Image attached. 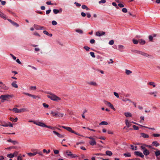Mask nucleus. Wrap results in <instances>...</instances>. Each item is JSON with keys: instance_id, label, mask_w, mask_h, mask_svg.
Returning <instances> with one entry per match:
<instances>
[{"instance_id": "1", "label": "nucleus", "mask_w": 160, "mask_h": 160, "mask_svg": "<svg viewBox=\"0 0 160 160\" xmlns=\"http://www.w3.org/2000/svg\"><path fill=\"white\" fill-rule=\"evenodd\" d=\"M13 96V95L12 94H5L2 95L0 96V99H1L2 102H4L5 101H10Z\"/></svg>"}, {"instance_id": "2", "label": "nucleus", "mask_w": 160, "mask_h": 160, "mask_svg": "<svg viewBox=\"0 0 160 160\" xmlns=\"http://www.w3.org/2000/svg\"><path fill=\"white\" fill-rule=\"evenodd\" d=\"M50 95H48L47 97L48 98L50 99L51 100L55 101H58L61 100V98L57 96L56 95L50 93H49Z\"/></svg>"}, {"instance_id": "3", "label": "nucleus", "mask_w": 160, "mask_h": 160, "mask_svg": "<svg viewBox=\"0 0 160 160\" xmlns=\"http://www.w3.org/2000/svg\"><path fill=\"white\" fill-rule=\"evenodd\" d=\"M140 148L142 151L144 155L147 156L150 154V152L143 145H142V146L140 147Z\"/></svg>"}, {"instance_id": "4", "label": "nucleus", "mask_w": 160, "mask_h": 160, "mask_svg": "<svg viewBox=\"0 0 160 160\" xmlns=\"http://www.w3.org/2000/svg\"><path fill=\"white\" fill-rule=\"evenodd\" d=\"M67 156L66 157L67 158H74L78 157V156L77 155L73 154L72 152L69 150H67L66 151Z\"/></svg>"}, {"instance_id": "5", "label": "nucleus", "mask_w": 160, "mask_h": 160, "mask_svg": "<svg viewBox=\"0 0 160 160\" xmlns=\"http://www.w3.org/2000/svg\"><path fill=\"white\" fill-rule=\"evenodd\" d=\"M51 114L52 115L53 117H62L63 115V114L59 113L57 111L56 112L51 111Z\"/></svg>"}, {"instance_id": "6", "label": "nucleus", "mask_w": 160, "mask_h": 160, "mask_svg": "<svg viewBox=\"0 0 160 160\" xmlns=\"http://www.w3.org/2000/svg\"><path fill=\"white\" fill-rule=\"evenodd\" d=\"M104 102L105 104L108 105L113 110L115 111L116 110L114 108L113 105L110 102L104 100Z\"/></svg>"}, {"instance_id": "7", "label": "nucleus", "mask_w": 160, "mask_h": 160, "mask_svg": "<svg viewBox=\"0 0 160 160\" xmlns=\"http://www.w3.org/2000/svg\"><path fill=\"white\" fill-rule=\"evenodd\" d=\"M134 155L137 156L141 158H143L144 157V155L143 154L138 151H136L134 152Z\"/></svg>"}, {"instance_id": "8", "label": "nucleus", "mask_w": 160, "mask_h": 160, "mask_svg": "<svg viewBox=\"0 0 160 160\" xmlns=\"http://www.w3.org/2000/svg\"><path fill=\"white\" fill-rule=\"evenodd\" d=\"M105 34V32L103 31L101 32L98 31L96 33V35L97 36L100 37L102 36L103 35Z\"/></svg>"}, {"instance_id": "9", "label": "nucleus", "mask_w": 160, "mask_h": 160, "mask_svg": "<svg viewBox=\"0 0 160 160\" xmlns=\"http://www.w3.org/2000/svg\"><path fill=\"white\" fill-rule=\"evenodd\" d=\"M62 128L67 130L68 131L71 133H74V131L73 130L72 128L70 127L64 126L62 127Z\"/></svg>"}, {"instance_id": "10", "label": "nucleus", "mask_w": 160, "mask_h": 160, "mask_svg": "<svg viewBox=\"0 0 160 160\" xmlns=\"http://www.w3.org/2000/svg\"><path fill=\"white\" fill-rule=\"evenodd\" d=\"M7 20L10 22L13 26H15L17 27H19V25L16 22L12 21L11 19H7Z\"/></svg>"}, {"instance_id": "11", "label": "nucleus", "mask_w": 160, "mask_h": 160, "mask_svg": "<svg viewBox=\"0 0 160 160\" xmlns=\"http://www.w3.org/2000/svg\"><path fill=\"white\" fill-rule=\"evenodd\" d=\"M23 94L25 95H28L29 97H32L33 98L35 99H36V98L37 97V96L36 95H32V94H29V93H27V92H23Z\"/></svg>"}, {"instance_id": "12", "label": "nucleus", "mask_w": 160, "mask_h": 160, "mask_svg": "<svg viewBox=\"0 0 160 160\" xmlns=\"http://www.w3.org/2000/svg\"><path fill=\"white\" fill-rule=\"evenodd\" d=\"M141 144L143 146H144V147H145L146 148H152V149H154V150H156V149L154 148H152V146L150 145H148L146 144L145 143H141Z\"/></svg>"}, {"instance_id": "13", "label": "nucleus", "mask_w": 160, "mask_h": 160, "mask_svg": "<svg viewBox=\"0 0 160 160\" xmlns=\"http://www.w3.org/2000/svg\"><path fill=\"white\" fill-rule=\"evenodd\" d=\"M37 125L42 127L46 128L47 126L45 123L40 122H37Z\"/></svg>"}, {"instance_id": "14", "label": "nucleus", "mask_w": 160, "mask_h": 160, "mask_svg": "<svg viewBox=\"0 0 160 160\" xmlns=\"http://www.w3.org/2000/svg\"><path fill=\"white\" fill-rule=\"evenodd\" d=\"M53 133L56 134L58 137L60 138H63L64 137V136L63 135L57 132L56 131H53Z\"/></svg>"}, {"instance_id": "15", "label": "nucleus", "mask_w": 160, "mask_h": 160, "mask_svg": "<svg viewBox=\"0 0 160 160\" xmlns=\"http://www.w3.org/2000/svg\"><path fill=\"white\" fill-rule=\"evenodd\" d=\"M0 87L1 89L4 90H7L9 88L8 87L6 86L4 84H3V85H0Z\"/></svg>"}, {"instance_id": "16", "label": "nucleus", "mask_w": 160, "mask_h": 160, "mask_svg": "<svg viewBox=\"0 0 160 160\" xmlns=\"http://www.w3.org/2000/svg\"><path fill=\"white\" fill-rule=\"evenodd\" d=\"M12 86L16 88H17L18 87V85L17 84V81H14L11 84Z\"/></svg>"}, {"instance_id": "17", "label": "nucleus", "mask_w": 160, "mask_h": 160, "mask_svg": "<svg viewBox=\"0 0 160 160\" xmlns=\"http://www.w3.org/2000/svg\"><path fill=\"white\" fill-rule=\"evenodd\" d=\"M139 52V54H141L146 57H148L149 56H151L150 55L141 51H140V52Z\"/></svg>"}, {"instance_id": "18", "label": "nucleus", "mask_w": 160, "mask_h": 160, "mask_svg": "<svg viewBox=\"0 0 160 160\" xmlns=\"http://www.w3.org/2000/svg\"><path fill=\"white\" fill-rule=\"evenodd\" d=\"M89 143V144L92 146L95 145L96 144V142L95 140V139L90 141Z\"/></svg>"}, {"instance_id": "19", "label": "nucleus", "mask_w": 160, "mask_h": 160, "mask_svg": "<svg viewBox=\"0 0 160 160\" xmlns=\"http://www.w3.org/2000/svg\"><path fill=\"white\" fill-rule=\"evenodd\" d=\"M140 134L142 137L145 138H148L149 137V135L148 134L144 133H141Z\"/></svg>"}, {"instance_id": "20", "label": "nucleus", "mask_w": 160, "mask_h": 160, "mask_svg": "<svg viewBox=\"0 0 160 160\" xmlns=\"http://www.w3.org/2000/svg\"><path fill=\"white\" fill-rule=\"evenodd\" d=\"M160 145L159 143H158L157 141H154L152 142V146H155L156 147Z\"/></svg>"}, {"instance_id": "21", "label": "nucleus", "mask_w": 160, "mask_h": 160, "mask_svg": "<svg viewBox=\"0 0 160 160\" xmlns=\"http://www.w3.org/2000/svg\"><path fill=\"white\" fill-rule=\"evenodd\" d=\"M10 110H12L11 109H10ZM12 110L15 113H19V109H18L16 108H13Z\"/></svg>"}, {"instance_id": "22", "label": "nucleus", "mask_w": 160, "mask_h": 160, "mask_svg": "<svg viewBox=\"0 0 160 160\" xmlns=\"http://www.w3.org/2000/svg\"><path fill=\"white\" fill-rule=\"evenodd\" d=\"M112 154V153L111 151L108 150L106 152V155L109 156H111Z\"/></svg>"}, {"instance_id": "23", "label": "nucleus", "mask_w": 160, "mask_h": 160, "mask_svg": "<svg viewBox=\"0 0 160 160\" xmlns=\"http://www.w3.org/2000/svg\"><path fill=\"white\" fill-rule=\"evenodd\" d=\"M118 50L120 52H122L123 51V49L124 48V46L121 45H118Z\"/></svg>"}, {"instance_id": "24", "label": "nucleus", "mask_w": 160, "mask_h": 160, "mask_svg": "<svg viewBox=\"0 0 160 160\" xmlns=\"http://www.w3.org/2000/svg\"><path fill=\"white\" fill-rule=\"evenodd\" d=\"M0 17L4 20L6 19L5 15L1 11H0Z\"/></svg>"}, {"instance_id": "25", "label": "nucleus", "mask_w": 160, "mask_h": 160, "mask_svg": "<svg viewBox=\"0 0 160 160\" xmlns=\"http://www.w3.org/2000/svg\"><path fill=\"white\" fill-rule=\"evenodd\" d=\"M37 154V152H34L33 153L29 152L27 153L28 155L30 157H32L36 155Z\"/></svg>"}, {"instance_id": "26", "label": "nucleus", "mask_w": 160, "mask_h": 160, "mask_svg": "<svg viewBox=\"0 0 160 160\" xmlns=\"http://www.w3.org/2000/svg\"><path fill=\"white\" fill-rule=\"evenodd\" d=\"M139 42L140 44L143 45L145 44V41L144 40L142 39H140L139 40Z\"/></svg>"}, {"instance_id": "27", "label": "nucleus", "mask_w": 160, "mask_h": 160, "mask_svg": "<svg viewBox=\"0 0 160 160\" xmlns=\"http://www.w3.org/2000/svg\"><path fill=\"white\" fill-rule=\"evenodd\" d=\"M10 120L12 122H15L17 121L18 118L17 117L15 118H14L12 117H10Z\"/></svg>"}, {"instance_id": "28", "label": "nucleus", "mask_w": 160, "mask_h": 160, "mask_svg": "<svg viewBox=\"0 0 160 160\" xmlns=\"http://www.w3.org/2000/svg\"><path fill=\"white\" fill-rule=\"evenodd\" d=\"M125 124L128 128H129L131 125V124L128 122V120H125Z\"/></svg>"}, {"instance_id": "29", "label": "nucleus", "mask_w": 160, "mask_h": 160, "mask_svg": "<svg viewBox=\"0 0 160 160\" xmlns=\"http://www.w3.org/2000/svg\"><path fill=\"white\" fill-rule=\"evenodd\" d=\"M155 155L157 157H157H158V156L160 155V150H157V151H155Z\"/></svg>"}, {"instance_id": "30", "label": "nucleus", "mask_w": 160, "mask_h": 160, "mask_svg": "<svg viewBox=\"0 0 160 160\" xmlns=\"http://www.w3.org/2000/svg\"><path fill=\"white\" fill-rule=\"evenodd\" d=\"M124 115L126 117H132V114L130 112H125Z\"/></svg>"}, {"instance_id": "31", "label": "nucleus", "mask_w": 160, "mask_h": 160, "mask_svg": "<svg viewBox=\"0 0 160 160\" xmlns=\"http://www.w3.org/2000/svg\"><path fill=\"white\" fill-rule=\"evenodd\" d=\"M82 8L83 9H86V10L87 11L90 10V9L88 8L87 6L85 5H82Z\"/></svg>"}, {"instance_id": "32", "label": "nucleus", "mask_w": 160, "mask_h": 160, "mask_svg": "<svg viewBox=\"0 0 160 160\" xmlns=\"http://www.w3.org/2000/svg\"><path fill=\"white\" fill-rule=\"evenodd\" d=\"M148 84L149 85L152 86L153 87H156L155 83L154 82H150L148 83Z\"/></svg>"}, {"instance_id": "33", "label": "nucleus", "mask_w": 160, "mask_h": 160, "mask_svg": "<svg viewBox=\"0 0 160 160\" xmlns=\"http://www.w3.org/2000/svg\"><path fill=\"white\" fill-rule=\"evenodd\" d=\"M123 155L126 157H130L131 156V154L129 152L124 153Z\"/></svg>"}, {"instance_id": "34", "label": "nucleus", "mask_w": 160, "mask_h": 160, "mask_svg": "<svg viewBox=\"0 0 160 160\" xmlns=\"http://www.w3.org/2000/svg\"><path fill=\"white\" fill-rule=\"evenodd\" d=\"M108 124V122L106 121H102L99 124L100 125H107Z\"/></svg>"}, {"instance_id": "35", "label": "nucleus", "mask_w": 160, "mask_h": 160, "mask_svg": "<svg viewBox=\"0 0 160 160\" xmlns=\"http://www.w3.org/2000/svg\"><path fill=\"white\" fill-rule=\"evenodd\" d=\"M75 31L76 32L79 33L81 34H82L83 33V31L82 30L80 29H76Z\"/></svg>"}, {"instance_id": "36", "label": "nucleus", "mask_w": 160, "mask_h": 160, "mask_svg": "<svg viewBox=\"0 0 160 160\" xmlns=\"http://www.w3.org/2000/svg\"><path fill=\"white\" fill-rule=\"evenodd\" d=\"M140 126L141 127H144L145 128H148L149 129L152 130H155V128H149L146 126H143L142 125H140Z\"/></svg>"}, {"instance_id": "37", "label": "nucleus", "mask_w": 160, "mask_h": 160, "mask_svg": "<svg viewBox=\"0 0 160 160\" xmlns=\"http://www.w3.org/2000/svg\"><path fill=\"white\" fill-rule=\"evenodd\" d=\"M7 157L10 158H13L14 155L12 154V153L8 154L7 155Z\"/></svg>"}, {"instance_id": "38", "label": "nucleus", "mask_w": 160, "mask_h": 160, "mask_svg": "<svg viewBox=\"0 0 160 160\" xmlns=\"http://www.w3.org/2000/svg\"><path fill=\"white\" fill-rule=\"evenodd\" d=\"M125 73L127 75H129L132 73V72L130 70L126 69V70Z\"/></svg>"}, {"instance_id": "39", "label": "nucleus", "mask_w": 160, "mask_h": 160, "mask_svg": "<svg viewBox=\"0 0 160 160\" xmlns=\"http://www.w3.org/2000/svg\"><path fill=\"white\" fill-rule=\"evenodd\" d=\"M132 42L134 44H137L139 42V40H137L135 39H133Z\"/></svg>"}, {"instance_id": "40", "label": "nucleus", "mask_w": 160, "mask_h": 160, "mask_svg": "<svg viewBox=\"0 0 160 160\" xmlns=\"http://www.w3.org/2000/svg\"><path fill=\"white\" fill-rule=\"evenodd\" d=\"M43 152L48 154L50 152V149H48V151H47L45 149H43Z\"/></svg>"}, {"instance_id": "41", "label": "nucleus", "mask_w": 160, "mask_h": 160, "mask_svg": "<svg viewBox=\"0 0 160 160\" xmlns=\"http://www.w3.org/2000/svg\"><path fill=\"white\" fill-rule=\"evenodd\" d=\"M37 26L39 27V28H36V29L37 30H42L44 28L43 27L40 26L38 25H37Z\"/></svg>"}, {"instance_id": "42", "label": "nucleus", "mask_w": 160, "mask_h": 160, "mask_svg": "<svg viewBox=\"0 0 160 160\" xmlns=\"http://www.w3.org/2000/svg\"><path fill=\"white\" fill-rule=\"evenodd\" d=\"M53 12L54 14H57L58 13H59V11L58 9H54L53 10Z\"/></svg>"}, {"instance_id": "43", "label": "nucleus", "mask_w": 160, "mask_h": 160, "mask_svg": "<svg viewBox=\"0 0 160 160\" xmlns=\"http://www.w3.org/2000/svg\"><path fill=\"white\" fill-rule=\"evenodd\" d=\"M83 48L87 51H89V50L90 49V48L87 46H85Z\"/></svg>"}, {"instance_id": "44", "label": "nucleus", "mask_w": 160, "mask_h": 160, "mask_svg": "<svg viewBox=\"0 0 160 160\" xmlns=\"http://www.w3.org/2000/svg\"><path fill=\"white\" fill-rule=\"evenodd\" d=\"M122 100L124 102H126L127 101H129L130 102V101H131V100L130 99H129L128 98H123L122 99Z\"/></svg>"}, {"instance_id": "45", "label": "nucleus", "mask_w": 160, "mask_h": 160, "mask_svg": "<svg viewBox=\"0 0 160 160\" xmlns=\"http://www.w3.org/2000/svg\"><path fill=\"white\" fill-rule=\"evenodd\" d=\"M46 128H48L52 130H54L55 129V128L54 127L47 125L46 126Z\"/></svg>"}, {"instance_id": "46", "label": "nucleus", "mask_w": 160, "mask_h": 160, "mask_svg": "<svg viewBox=\"0 0 160 160\" xmlns=\"http://www.w3.org/2000/svg\"><path fill=\"white\" fill-rule=\"evenodd\" d=\"M132 127L133 128V129L135 130H138L139 129V127L138 126H137L135 125H133L132 126Z\"/></svg>"}, {"instance_id": "47", "label": "nucleus", "mask_w": 160, "mask_h": 160, "mask_svg": "<svg viewBox=\"0 0 160 160\" xmlns=\"http://www.w3.org/2000/svg\"><path fill=\"white\" fill-rule=\"evenodd\" d=\"M94 154L96 156L100 155V156H104L105 155V154H103V153H96Z\"/></svg>"}, {"instance_id": "48", "label": "nucleus", "mask_w": 160, "mask_h": 160, "mask_svg": "<svg viewBox=\"0 0 160 160\" xmlns=\"http://www.w3.org/2000/svg\"><path fill=\"white\" fill-rule=\"evenodd\" d=\"M152 136L154 137H160V134L153 133L152 134Z\"/></svg>"}, {"instance_id": "49", "label": "nucleus", "mask_w": 160, "mask_h": 160, "mask_svg": "<svg viewBox=\"0 0 160 160\" xmlns=\"http://www.w3.org/2000/svg\"><path fill=\"white\" fill-rule=\"evenodd\" d=\"M26 111V110L25 108H21L19 109V113L21 112H23Z\"/></svg>"}, {"instance_id": "50", "label": "nucleus", "mask_w": 160, "mask_h": 160, "mask_svg": "<svg viewBox=\"0 0 160 160\" xmlns=\"http://www.w3.org/2000/svg\"><path fill=\"white\" fill-rule=\"evenodd\" d=\"M89 84L91 85H92L93 86H96L97 85V83L94 82H91L89 83Z\"/></svg>"}, {"instance_id": "51", "label": "nucleus", "mask_w": 160, "mask_h": 160, "mask_svg": "<svg viewBox=\"0 0 160 160\" xmlns=\"http://www.w3.org/2000/svg\"><path fill=\"white\" fill-rule=\"evenodd\" d=\"M90 54L91 55V56L93 58H95V56L94 54V52H90Z\"/></svg>"}, {"instance_id": "52", "label": "nucleus", "mask_w": 160, "mask_h": 160, "mask_svg": "<svg viewBox=\"0 0 160 160\" xmlns=\"http://www.w3.org/2000/svg\"><path fill=\"white\" fill-rule=\"evenodd\" d=\"M112 4L114 6H115L116 7V8L118 9L119 7L117 6V4L115 2H113L112 3Z\"/></svg>"}, {"instance_id": "53", "label": "nucleus", "mask_w": 160, "mask_h": 160, "mask_svg": "<svg viewBox=\"0 0 160 160\" xmlns=\"http://www.w3.org/2000/svg\"><path fill=\"white\" fill-rule=\"evenodd\" d=\"M8 148L9 149H16V147L14 146H10Z\"/></svg>"}, {"instance_id": "54", "label": "nucleus", "mask_w": 160, "mask_h": 160, "mask_svg": "<svg viewBox=\"0 0 160 160\" xmlns=\"http://www.w3.org/2000/svg\"><path fill=\"white\" fill-rule=\"evenodd\" d=\"M42 105L45 108H48L49 107V105L46 103H43Z\"/></svg>"}, {"instance_id": "55", "label": "nucleus", "mask_w": 160, "mask_h": 160, "mask_svg": "<svg viewBox=\"0 0 160 160\" xmlns=\"http://www.w3.org/2000/svg\"><path fill=\"white\" fill-rule=\"evenodd\" d=\"M52 25H56L57 24V23L55 21L53 20L52 22Z\"/></svg>"}, {"instance_id": "56", "label": "nucleus", "mask_w": 160, "mask_h": 160, "mask_svg": "<svg viewBox=\"0 0 160 160\" xmlns=\"http://www.w3.org/2000/svg\"><path fill=\"white\" fill-rule=\"evenodd\" d=\"M114 41L113 40H112L109 42V44L110 45H112L114 44Z\"/></svg>"}, {"instance_id": "57", "label": "nucleus", "mask_w": 160, "mask_h": 160, "mask_svg": "<svg viewBox=\"0 0 160 160\" xmlns=\"http://www.w3.org/2000/svg\"><path fill=\"white\" fill-rule=\"evenodd\" d=\"M122 11L124 13H126L127 12V10L126 8H124L122 9Z\"/></svg>"}, {"instance_id": "58", "label": "nucleus", "mask_w": 160, "mask_h": 160, "mask_svg": "<svg viewBox=\"0 0 160 160\" xmlns=\"http://www.w3.org/2000/svg\"><path fill=\"white\" fill-rule=\"evenodd\" d=\"M106 2V0H101L99 2V3L100 4L101 3H104Z\"/></svg>"}, {"instance_id": "59", "label": "nucleus", "mask_w": 160, "mask_h": 160, "mask_svg": "<svg viewBox=\"0 0 160 160\" xmlns=\"http://www.w3.org/2000/svg\"><path fill=\"white\" fill-rule=\"evenodd\" d=\"M74 4L76 5V6L78 7H79L81 6V4L76 2H75Z\"/></svg>"}, {"instance_id": "60", "label": "nucleus", "mask_w": 160, "mask_h": 160, "mask_svg": "<svg viewBox=\"0 0 160 160\" xmlns=\"http://www.w3.org/2000/svg\"><path fill=\"white\" fill-rule=\"evenodd\" d=\"M149 39L150 41H152L153 39V37L151 35H150L149 36Z\"/></svg>"}, {"instance_id": "61", "label": "nucleus", "mask_w": 160, "mask_h": 160, "mask_svg": "<svg viewBox=\"0 0 160 160\" xmlns=\"http://www.w3.org/2000/svg\"><path fill=\"white\" fill-rule=\"evenodd\" d=\"M114 95L117 98H118L119 97L118 94L115 92H114Z\"/></svg>"}, {"instance_id": "62", "label": "nucleus", "mask_w": 160, "mask_h": 160, "mask_svg": "<svg viewBox=\"0 0 160 160\" xmlns=\"http://www.w3.org/2000/svg\"><path fill=\"white\" fill-rule=\"evenodd\" d=\"M13 145L18 144V142L17 141H12V142Z\"/></svg>"}, {"instance_id": "63", "label": "nucleus", "mask_w": 160, "mask_h": 160, "mask_svg": "<svg viewBox=\"0 0 160 160\" xmlns=\"http://www.w3.org/2000/svg\"><path fill=\"white\" fill-rule=\"evenodd\" d=\"M12 154L14 155V157L17 156L18 154V152L17 151H15Z\"/></svg>"}, {"instance_id": "64", "label": "nucleus", "mask_w": 160, "mask_h": 160, "mask_svg": "<svg viewBox=\"0 0 160 160\" xmlns=\"http://www.w3.org/2000/svg\"><path fill=\"white\" fill-rule=\"evenodd\" d=\"M90 42L91 44H93L95 42V40L93 39H92L90 40Z\"/></svg>"}]
</instances>
